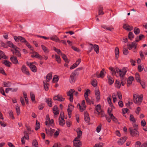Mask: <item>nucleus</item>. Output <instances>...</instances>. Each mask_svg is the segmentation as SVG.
Masks as SVG:
<instances>
[{"mask_svg":"<svg viewBox=\"0 0 147 147\" xmlns=\"http://www.w3.org/2000/svg\"><path fill=\"white\" fill-rule=\"evenodd\" d=\"M13 38L16 42H18L19 41H20L22 43L26 45L31 50H33V48L30 45L24 38L20 36H14Z\"/></svg>","mask_w":147,"mask_h":147,"instance_id":"obj_1","label":"nucleus"},{"mask_svg":"<svg viewBox=\"0 0 147 147\" xmlns=\"http://www.w3.org/2000/svg\"><path fill=\"white\" fill-rule=\"evenodd\" d=\"M82 69V67L78 68L71 74L69 79V82L71 83H73L75 82L76 80V78L75 77L78 76V75L79 74L78 71Z\"/></svg>","mask_w":147,"mask_h":147,"instance_id":"obj_2","label":"nucleus"},{"mask_svg":"<svg viewBox=\"0 0 147 147\" xmlns=\"http://www.w3.org/2000/svg\"><path fill=\"white\" fill-rule=\"evenodd\" d=\"M129 130L131 136L136 137L139 136V133L136 129H134L133 127H131L129 128Z\"/></svg>","mask_w":147,"mask_h":147,"instance_id":"obj_3","label":"nucleus"},{"mask_svg":"<svg viewBox=\"0 0 147 147\" xmlns=\"http://www.w3.org/2000/svg\"><path fill=\"white\" fill-rule=\"evenodd\" d=\"M126 74V71H125L124 73L123 74H120V77L121 79V83L123 86H124L126 83L127 78L125 77L124 76Z\"/></svg>","mask_w":147,"mask_h":147,"instance_id":"obj_4","label":"nucleus"},{"mask_svg":"<svg viewBox=\"0 0 147 147\" xmlns=\"http://www.w3.org/2000/svg\"><path fill=\"white\" fill-rule=\"evenodd\" d=\"M33 63H30L28 62H27L26 64L28 66H29L30 68L31 71L34 72H36L37 71V68L36 66L33 64Z\"/></svg>","mask_w":147,"mask_h":147,"instance_id":"obj_5","label":"nucleus"},{"mask_svg":"<svg viewBox=\"0 0 147 147\" xmlns=\"http://www.w3.org/2000/svg\"><path fill=\"white\" fill-rule=\"evenodd\" d=\"M75 92V91L74 89H71L67 93V96L70 97L69 100L71 102H72L73 101V93Z\"/></svg>","mask_w":147,"mask_h":147,"instance_id":"obj_6","label":"nucleus"},{"mask_svg":"<svg viewBox=\"0 0 147 147\" xmlns=\"http://www.w3.org/2000/svg\"><path fill=\"white\" fill-rule=\"evenodd\" d=\"M78 139L75 138L73 141L74 145L75 147H80L82 145V143L80 140H77Z\"/></svg>","mask_w":147,"mask_h":147,"instance_id":"obj_7","label":"nucleus"},{"mask_svg":"<svg viewBox=\"0 0 147 147\" xmlns=\"http://www.w3.org/2000/svg\"><path fill=\"white\" fill-rule=\"evenodd\" d=\"M127 68L126 67H124L122 69H119L118 67L116 68L115 69V71L116 72V73L119 74V76H120V74H123V73H124L125 71H126V72L127 71Z\"/></svg>","mask_w":147,"mask_h":147,"instance_id":"obj_8","label":"nucleus"},{"mask_svg":"<svg viewBox=\"0 0 147 147\" xmlns=\"http://www.w3.org/2000/svg\"><path fill=\"white\" fill-rule=\"evenodd\" d=\"M21 69L23 73L28 76L30 75V74L29 71L25 65H22Z\"/></svg>","mask_w":147,"mask_h":147,"instance_id":"obj_9","label":"nucleus"},{"mask_svg":"<svg viewBox=\"0 0 147 147\" xmlns=\"http://www.w3.org/2000/svg\"><path fill=\"white\" fill-rule=\"evenodd\" d=\"M54 100H57L59 101H63L65 99L63 98L61 95L58 94L57 96H55L53 98Z\"/></svg>","mask_w":147,"mask_h":147,"instance_id":"obj_10","label":"nucleus"},{"mask_svg":"<svg viewBox=\"0 0 147 147\" xmlns=\"http://www.w3.org/2000/svg\"><path fill=\"white\" fill-rule=\"evenodd\" d=\"M127 139V138L125 136L122 137L117 142L119 145H122L126 141Z\"/></svg>","mask_w":147,"mask_h":147,"instance_id":"obj_11","label":"nucleus"},{"mask_svg":"<svg viewBox=\"0 0 147 147\" xmlns=\"http://www.w3.org/2000/svg\"><path fill=\"white\" fill-rule=\"evenodd\" d=\"M137 44L134 42H132L131 44H128L127 46L129 50H131L132 48H134L135 49L136 48Z\"/></svg>","mask_w":147,"mask_h":147,"instance_id":"obj_12","label":"nucleus"},{"mask_svg":"<svg viewBox=\"0 0 147 147\" xmlns=\"http://www.w3.org/2000/svg\"><path fill=\"white\" fill-rule=\"evenodd\" d=\"M33 54H35V55H31V57L32 58L35 57L36 58H38L40 60H42L43 58V57L40 55L38 53L35 51L33 52Z\"/></svg>","mask_w":147,"mask_h":147,"instance_id":"obj_13","label":"nucleus"},{"mask_svg":"<svg viewBox=\"0 0 147 147\" xmlns=\"http://www.w3.org/2000/svg\"><path fill=\"white\" fill-rule=\"evenodd\" d=\"M143 98V95L142 94H141L138 97V100H136V102L135 103L137 104L138 105H140L142 102Z\"/></svg>","mask_w":147,"mask_h":147,"instance_id":"obj_14","label":"nucleus"},{"mask_svg":"<svg viewBox=\"0 0 147 147\" xmlns=\"http://www.w3.org/2000/svg\"><path fill=\"white\" fill-rule=\"evenodd\" d=\"M45 102L48 105L49 107H51L52 106V100L50 98H46L45 99Z\"/></svg>","mask_w":147,"mask_h":147,"instance_id":"obj_15","label":"nucleus"},{"mask_svg":"<svg viewBox=\"0 0 147 147\" xmlns=\"http://www.w3.org/2000/svg\"><path fill=\"white\" fill-rule=\"evenodd\" d=\"M10 60L14 64H16L18 63V59L16 56L11 57L10 58Z\"/></svg>","mask_w":147,"mask_h":147,"instance_id":"obj_16","label":"nucleus"},{"mask_svg":"<svg viewBox=\"0 0 147 147\" xmlns=\"http://www.w3.org/2000/svg\"><path fill=\"white\" fill-rule=\"evenodd\" d=\"M84 119L86 123L89 122L90 120L89 114L86 112L84 113Z\"/></svg>","mask_w":147,"mask_h":147,"instance_id":"obj_17","label":"nucleus"},{"mask_svg":"<svg viewBox=\"0 0 147 147\" xmlns=\"http://www.w3.org/2000/svg\"><path fill=\"white\" fill-rule=\"evenodd\" d=\"M76 131L77 133V136L76 138H79L82 136V132L80 130V129L79 127L77 128Z\"/></svg>","mask_w":147,"mask_h":147,"instance_id":"obj_18","label":"nucleus"},{"mask_svg":"<svg viewBox=\"0 0 147 147\" xmlns=\"http://www.w3.org/2000/svg\"><path fill=\"white\" fill-rule=\"evenodd\" d=\"M53 110L55 115H56L59 114V112L57 105H55L54 107Z\"/></svg>","mask_w":147,"mask_h":147,"instance_id":"obj_19","label":"nucleus"},{"mask_svg":"<svg viewBox=\"0 0 147 147\" xmlns=\"http://www.w3.org/2000/svg\"><path fill=\"white\" fill-rule=\"evenodd\" d=\"M95 94L96 100L97 101H98L99 100L100 98V92L99 90H96Z\"/></svg>","mask_w":147,"mask_h":147,"instance_id":"obj_20","label":"nucleus"},{"mask_svg":"<svg viewBox=\"0 0 147 147\" xmlns=\"http://www.w3.org/2000/svg\"><path fill=\"white\" fill-rule=\"evenodd\" d=\"M2 63L5 65L6 66L9 67H10L11 65L12 64L11 63L6 60H4L3 61H2Z\"/></svg>","mask_w":147,"mask_h":147,"instance_id":"obj_21","label":"nucleus"},{"mask_svg":"<svg viewBox=\"0 0 147 147\" xmlns=\"http://www.w3.org/2000/svg\"><path fill=\"white\" fill-rule=\"evenodd\" d=\"M52 72L49 73L46 76L47 81V82H49L52 77Z\"/></svg>","mask_w":147,"mask_h":147,"instance_id":"obj_22","label":"nucleus"},{"mask_svg":"<svg viewBox=\"0 0 147 147\" xmlns=\"http://www.w3.org/2000/svg\"><path fill=\"white\" fill-rule=\"evenodd\" d=\"M59 125L62 126H63L65 123V121L63 117H61V119H60V117L59 118Z\"/></svg>","mask_w":147,"mask_h":147,"instance_id":"obj_23","label":"nucleus"},{"mask_svg":"<svg viewBox=\"0 0 147 147\" xmlns=\"http://www.w3.org/2000/svg\"><path fill=\"white\" fill-rule=\"evenodd\" d=\"M61 55L63 59L66 63H68L69 62V60L67 59L66 55L65 54L61 53Z\"/></svg>","mask_w":147,"mask_h":147,"instance_id":"obj_24","label":"nucleus"},{"mask_svg":"<svg viewBox=\"0 0 147 147\" xmlns=\"http://www.w3.org/2000/svg\"><path fill=\"white\" fill-rule=\"evenodd\" d=\"M123 28L128 31H131L133 29V27H131V28H129V27H130V26L127 24H124L123 26Z\"/></svg>","mask_w":147,"mask_h":147,"instance_id":"obj_25","label":"nucleus"},{"mask_svg":"<svg viewBox=\"0 0 147 147\" xmlns=\"http://www.w3.org/2000/svg\"><path fill=\"white\" fill-rule=\"evenodd\" d=\"M95 109L98 113V114H100V112L101 111V107L100 105H97L95 108Z\"/></svg>","mask_w":147,"mask_h":147,"instance_id":"obj_26","label":"nucleus"},{"mask_svg":"<svg viewBox=\"0 0 147 147\" xmlns=\"http://www.w3.org/2000/svg\"><path fill=\"white\" fill-rule=\"evenodd\" d=\"M103 8L101 6H99L98 7V15H103L104 12L103 11Z\"/></svg>","mask_w":147,"mask_h":147,"instance_id":"obj_27","label":"nucleus"},{"mask_svg":"<svg viewBox=\"0 0 147 147\" xmlns=\"http://www.w3.org/2000/svg\"><path fill=\"white\" fill-rule=\"evenodd\" d=\"M115 87L118 89H119L121 86V82L119 80H116L115 82Z\"/></svg>","mask_w":147,"mask_h":147,"instance_id":"obj_28","label":"nucleus"},{"mask_svg":"<svg viewBox=\"0 0 147 147\" xmlns=\"http://www.w3.org/2000/svg\"><path fill=\"white\" fill-rule=\"evenodd\" d=\"M41 47L44 51L45 53H48L49 52V50L44 45H42L41 46Z\"/></svg>","mask_w":147,"mask_h":147,"instance_id":"obj_29","label":"nucleus"},{"mask_svg":"<svg viewBox=\"0 0 147 147\" xmlns=\"http://www.w3.org/2000/svg\"><path fill=\"white\" fill-rule=\"evenodd\" d=\"M0 57L1 58L5 59L7 58V57L5 55L4 53L0 50Z\"/></svg>","mask_w":147,"mask_h":147,"instance_id":"obj_30","label":"nucleus"},{"mask_svg":"<svg viewBox=\"0 0 147 147\" xmlns=\"http://www.w3.org/2000/svg\"><path fill=\"white\" fill-rule=\"evenodd\" d=\"M115 57L116 59H118L119 57V48L118 47H116L115 51Z\"/></svg>","mask_w":147,"mask_h":147,"instance_id":"obj_31","label":"nucleus"},{"mask_svg":"<svg viewBox=\"0 0 147 147\" xmlns=\"http://www.w3.org/2000/svg\"><path fill=\"white\" fill-rule=\"evenodd\" d=\"M71 107H72V108H73L74 106L72 105L69 104L68 106V108L67 109V111L68 112V114H71V111H72L71 110Z\"/></svg>","mask_w":147,"mask_h":147,"instance_id":"obj_32","label":"nucleus"},{"mask_svg":"<svg viewBox=\"0 0 147 147\" xmlns=\"http://www.w3.org/2000/svg\"><path fill=\"white\" fill-rule=\"evenodd\" d=\"M135 78L136 80L138 82H140L141 80L139 74L138 73H136L135 74Z\"/></svg>","mask_w":147,"mask_h":147,"instance_id":"obj_33","label":"nucleus"},{"mask_svg":"<svg viewBox=\"0 0 147 147\" xmlns=\"http://www.w3.org/2000/svg\"><path fill=\"white\" fill-rule=\"evenodd\" d=\"M3 84L4 87H8L10 86L11 84L10 82L7 81V82H3Z\"/></svg>","mask_w":147,"mask_h":147,"instance_id":"obj_34","label":"nucleus"},{"mask_svg":"<svg viewBox=\"0 0 147 147\" xmlns=\"http://www.w3.org/2000/svg\"><path fill=\"white\" fill-rule=\"evenodd\" d=\"M99 47L98 45L94 44V51H95L97 54H98L99 52Z\"/></svg>","mask_w":147,"mask_h":147,"instance_id":"obj_35","label":"nucleus"},{"mask_svg":"<svg viewBox=\"0 0 147 147\" xmlns=\"http://www.w3.org/2000/svg\"><path fill=\"white\" fill-rule=\"evenodd\" d=\"M40 127V124L38 122L37 120H36V125L35 126V130L36 131L38 129H39Z\"/></svg>","mask_w":147,"mask_h":147,"instance_id":"obj_36","label":"nucleus"},{"mask_svg":"<svg viewBox=\"0 0 147 147\" xmlns=\"http://www.w3.org/2000/svg\"><path fill=\"white\" fill-rule=\"evenodd\" d=\"M108 82L109 84L111 85L113 83L114 80L112 77L110 76H108Z\"/></svg>","mask_w":147,"mask_h":147,"instance_id":"obj_37","label":"nucleus"},{"mask_svg":"<svg viewBox=\"0 0 147 147\" xmlns=\"http://www.w3.org/2000/svg\"><path fill=\"white\" fill-rule=\"evenodd\" d=\"M7 43L8 45V46L10 47L13 48H16V46L13 44L11 41H9L7 42Z\"/></svg>","mask_w":147,"mask_h":147,"instance_id":"obj_38","label":"nucleus"},{"mask_svg":"<svg viewBox=\"0 0 147 147\" xmlns=\"http://www.w3.org/2000/svg\"><path fill=\"white\" fill-rule=\"evenodd\" d=\"M105 69H102V70L100 71L99 76L98 77H100L102 78H103L105 76V74L104 72L105 71Z\"/></svg>","mask_w":147,"mask_h":147,"instance_id":"obj_39","label":"nucleus"},{"mask_svg":"<svg viewBox=\"0 0 147 147\" xmlns=\"http://www.w3.org/2000/svg\"><path fill=\"white\" fill-rule=\"evenodd\" d=\"M91 84L94 87L97 86V81L95 79H93L91 82Z\"/></svg>","mask_w":147,"mask_h":147,"instance_id":"obj_40","label":"nucleus"},{"mask_svg":"<svg viewBox=\"0 0 147 147\" xmlns=\"http://www.w3.org/2000/svg\"><path fill=\"white\" fill-rule=\"evenodd\" d=\"M109 69L112 72V74L113 75H115L117 77L116 74L115 70L113 67H109Z\"/></svg>","mask_w":147,"mask_h":147,"instance_id":"obj_41","label":"nucleus"},{"mask_svg":"<svg viewBox=\"0 0 147 147\" xmlns=\"http://www.w3.org/2000/svg\"><path fill=\"white\" fill-rule=\"evenodd\" d=\"M140 30L139 28L135 27L134 29V32L135 34L137 35L139 34L140 33Z\"/></svg>","mask_w":147,"mask_h":147,"instance_id":"obj_42","label":"nucleus"},{"mask_svg":"<svg viewBox=\"0 0 147 147\" xmlns=\"http://www.w3.org/2000/svg\"><path fill=\"white\" fill-rule=\"evenodd\" d=\"M128 37L129 39L131 40L132 39L134 38V35L132 32H129L128 34Z\"/></svg>","mask_w":147,"mask_h":147,"instance_id":"obj_43","label":"nucleus"},{"mask_svg":"<svg viewBox=\"0 0 147 147\" xmlns=\"http://www.w3.org/2000/svg\"><path fill=\"white\" fill-rule=\"evenodd\" d=\"M129 120L130 121H132L133 123L136 122V121L135 120L134 116L132 114H131L130 115Z\"/></svg>","mask_w":147,"mask_h":147,"instance_id":"obj_44","label":"nucleus"},{"mask_svg":"<svg viewBox=\"0 0 147 147\" xmlns=\"http://www.w3.org/2000/svg\"><path fill=\"white\" fill-rule=\"evenodd\" d=\"M32 144L35 147H38V142L36 140H33L32 142Z\"/></svg>","mask_w":147,"mask_h":147,"instance_id":"obj_45","label":"nucleus"},{"mask_svg":"<svg viewBox=\"0 0 147 147\" xmlns=\"http://www.w3.org/2000/svg\"><path fill=\"white\" fill-rule=\"evenodd\" d=\"M53 49L58 54H60L61 55V53H62L61 51L59 49H57L55 47H53Z\"/></svg>","mask_w":147,"mask_h":147,"instance_id":"obj_46","label":"nucleus"},{"mask_svg":"<svg viewBox=\"0 0 147 147\" xmlns=\"http://www.w3.org/2000/svg\"><path fill=\"white\" fill-rule=\"evenodd\" d=\"M55 57L56 59V60L58 62V63H61V58L59 56L57 55H55Z\"/></svg>","mask_w":147,"mask_h":147,"instance_id":"obj_47","label":"nucleus"},{"mask_svg":"<svg viewBox=\"0 0 147 147\" xmlns=\"http://www.w3.org/2000/svg\"><path fill=\"white\" fill-rule=\"evenodd\" d=\"M24 138H26V139L28 140L29 139V136L27 132L26 131H24Z\"/></svg>","mask_w":147,"mask_h":147,"instance_id":"obj_48","label":"nucleus"},{"mask_svg":"<svg viewBox=\"0 0 147 147\" xmlns=\"http://www.w3.org/2000/svg\"><path fill=\"white\" fill-rule=\"evenodd\" d=\"M16 113L17 115H19L20 113V107L16 106Z\"/></svg>","mask_w":147,"mask_h":147,"instance_id":"obj_49","label":"nucleus"},{"mask_svg":"<svg viewBox=\"0 0 147 147\" xmlns=\"http://www.w3.org/2000/svg\"><path fill=\"white\" fill-rule=\"evenodd\" d=\"M43 83L44 84V88L45 90L46 91L48 90L49 88L48 86V85H49L46 82H45L44 81H43Z\"/></svg>","mask_w":147,"mask_h":147,"instance_id":"obj_50","label":"nucleus"},{"mask_svg":"<svg viewBox=\"0 0 147 147\" xmlns=\"http://www.w3.org/2000/svg\"><path fill=\"white\" fill-rule=\"evenodd\" d=\"M46 121L45 122V124L46 125H49L48 122L50 120V118L48 115H47L46 117Z\"/></svg>","mask_w":147,"mask_h":147,"instance_id":"obj_51","label":"nucleus"},{"mask_svg":"<svg viewBox=\"0 0 147 147\" xmlns=\"http://www.w3.org/2000/svg\"><path fill=\"white\" fill-rule=\"evenodd\" d=\"M50 39L51 40L56 41H57L58 40H59L58 37L56 36L51 37H50Z\"/></svg>","mask_w":147,"mask_h":147,"instance_id":"obj_52","label":"nucleus"},{"mask_svg":"<svg viewBox=\"0 0 147 147\" xmlns=\"http://www.w3.org/2000/svg\"><path fill=\"white\" fill-rule=\"evenodd\" d=\"M55 131V130L53 129H52L51 128H50L49 129V136L50 137H51L53 135V134Z\"/></svg>","mask_w":147,"mask_h":147,"instance_id":"obj_53","label":"nucleus"},{"mask_svg":"<svg viewBox=\"0 0 147 147\" xmlns=\"http://www.w3.org/2000/svg\"><path fill=\"white\" fill-rule=\"evenodd\" d=\"M0 92L1 93L3 96H6L4 92L3 88L2 87H0Z\"/></svg>","mask_w":147,"mask_h":147,"instance_id":"obj_54","label":"nucleus"},{"mask_svg":"<svg viewBox=\"0 0 147 147\" xmlns=\"http://www.w3.org/2000/svg\"><path fill=\"white\" fill-rule=\"evenodd\" d=\"M111 99L112 98L111 96L107 98L108 102V103L111 105V107L113 106V105L111 102Z\"/></svg>","mask_w":147,"mask_h":147,"instance_id":"obj_55","label":"nucleus"},{"mask_svg":"<svg viewBox=\"0 0 147 147\" xmlns=\"http://www.w3.org/2000/svg\"><path fill=\"white\" fill-rule=\"evenodd\" d=\"M128 51L127 49L124 48L123 50V54L125 55H127L128 53Z\"/></svg>","mask_w":147,"mask_h":147,"instance_id":"obj_56","label":"nucleus"},{"mask_svg":"<svg viewBox=\"0 0 147 147\" xmlns=\"http://www.w3.org/2000/svg\"><path fill=\"white\" fill-rule=\"evenodd\" d=\"M90 47L88 51V53H89L94 49V45L92 44H90Z\"/></svg>","mask_w":147,"mask_h":147,"instance_id":"obj_57","label":"nucleus"},{"mask_svg":"<svg viewBox=\"0 0 147 147\" xmlns=\"http://www.w3.org/2000/svg\"><path fill=\"white\" fill-rule=\"evenodd\" d=\"M102 127V125L101 124L99 125L96 127V131L98 133H99L100 132L101 129V127Z\"/></svg>","mask_w":147,"mask_h":147,"instance_id":"obj_58","label":"nucleus"},{"mask_svg":"<svg viewBox=\"0 0 147 147\" xmlns=\"http://www.w3.org/2000/svg\"><path fill=\"white\" fill-rule=\"evenodd\" d=\"M0 73L5 76L7 75V74L5 73L4 70L2 67L0 68Z\"/></svg>","mask_w":147,"mask_h":147,"instance_id":"obj_59","label":"nucleus"},{"mask_svg":"<svg viewBox=\"0 0 147 147\" xmlns=\"http://www.w3.org/2000/svg\"><path fill=\"white\" fill-rule=\"evenodd\" d=\"M1 46L2 47H3L4 48H7L8 46L5 43H4L3 42H1L0 43Z\"/></svg>","mask_w":147,"mask_h":147,"instance_id":"obj_60","label":"nucleus"},{"mask_svg":"<svg viewBox=\"0 0 147 147\" xmlns=\"http://www.w3.org/2000/svg\"><path fill=\"white\" fill-rule=\"evenodd\" d=\"M86 102L88 105H90V100L88 97H85Z\"/></svg>","mask_w":147,"mask_h":147,"instance_id":"obj_61","label":"nucleus"},{"mask_svg":"<svg viewBox=\"0 0 147 147\" xmlns=\"http://www.w3.org/2000/svg\"><path fill=\"white\" fill-rule=\"evenodd\" d=\"M138 96L136 95V94H134L133 96V100L134 102L135 103L136 102V100L137 99Z\"/></svg>","mask_w":147,"mask_h":147,"instance_id":"obj_62","label":"nucleus"},{"mask_svg":"<svg viewBox=\"0 0 147 147\" xmlns=\"http://www.w3.org/2000/svg\"><path fill=\"white\" fill-rule=\"evenodd\" d=\"M59 80V78L58 77V76L55 75V77L53 78V81H54L55 82H57Z\"/></svg>","mask_w":147,"mask_h":147,"instance_id":"obj_63","label":"nucleus"},{"mask_svg":"<svg viewBox=\"0 0 147 147\" xmlns=\"http://www.w3.org/2000/svg\"><path fill=\"white\" fill-rule=\"evenodd\" d=\"M90 91L89 89H87L86 92L84 93V96L85 97H88V92Z\"/></svg>","mask_w":147,"mask_h":147,"instance_id":"obj_64","label":"nucleus"}]
</instances>
